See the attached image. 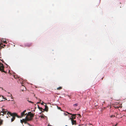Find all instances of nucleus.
<instances>
[{
	"mask_svg": "<svg viewBox=\"0 0 126 126\" xmlns=\"http://www.w3.org/2000/svg\"><path fill=\"white\" fill-rule=\"evenodd\" d=\"M27 100L29 103H32V104H33V102L31 101H30L29 100Z\"/></svg>",
	"mask_w": 126,
	"mask_h": 126,
	"instance_id": "ddd939ff",
	"label": "nucleus"
},
{
	"mask_svg": "<svg viewBox=\"0 0 126 126\" xmlns=\"http://www.w3.org/2000/svg\"><path fill=\"white\" fill-rule=\"evenodd\" d=\"M62 88V87H60L57 88V89L58 90H60Z\"/></svg>",
	"mask_w": 126,
	"mask_h": 126,
	"instance_id": "9b49d317",
	"label": "nucleus"
},
{
	"mask_svg": "<svg viewBox=\"0 0 126 126\" xmlns=\"http://www.w3.org/2000/svg\"><path fill=\"white\" fill-rule=\"evenodd\" d=\"M34 115L31 112L28 113V114L26 116L25 119H23L22 120H20L22 124L24 123L25 124H27L28 125L30 126V124L27 123V121L31 120L32 118L34 116Z\"/></svg>",
	"mask_w": 126,
	"mask_h": 126,
	"instance_id": "f03ea898",
	"label": "nucleus"
},
{
	"mask_svg": "<svg viewBox=\"0 0 126 126\" xmlns=\"http://www.w3.org/2000/svg\"><path fill=\"white\" fill-rule=\"evenodd\" d=\"M26 112V110H25L22 112L21 113L20 116H18L16 113H12L9 111L7 112V114L9 117L12 116V118L11 119V122H12L14 121L15 119V117L16 116L18 118H21L24 116L25 115L26 116L28 114H27Z\"/></svg>",
	"mask_w": 126,
	"mask_h": 126,
	"instance_id": "f257e3e1",
	"label": "nucleus"
},
{
	"mask_svg": "<svg viewBox=\"0 0 126 126\" xmlns=\"http://www.w3.org/2000/svg\"><path fill=\"white\" fill-rule=\"evenodd\" d=\"M4 43H7V42H6V41H5L4 42Z\"/></svg>",
	"mask_w": 126,
	"mask_h": 126,
	"instance_id": "aec40b11",
	"label": "nucleus"
},
{
	"mask_svg": "<svg viewBox=\"0 0 126 126\" xmlns=\"http://www.w3.org/2000/svg\"><path fill=\"white\" fill-rule=\"evenodd\" d=\"M41 117L42 118H43L44 117L43 116H41Z\"/></svg>",
	"mask_w": 126,
	"mask_h": 126,
	"instance_id": "6ab92c4d",
	"label": "nucleus"
},
{
	"mask_svg": "<svg viewBox=\"0 0 126 126\" xmlns=\"http://www.w3.org/2000/svg\"><path fill=\"white\" fill-rule=\"evenodd\" d=\"M38 106V108L40 110L42 111V110H43V109L41 107H40L39 106Z\"/></svg>",
	"mask_w": 126,
	"mask_h": 126,
	"instance_id": "9d476101",
	"label": "nucleus"
},
{
	"mask_svg": "<svg viewBox=\"0 0 126 126\" xmlns=\"http://www.w3.org/2000/svg\"><path fill=\"white\" fill-rule=\"evenodd\" d=\"M6 46L5 44L3 45L2 44H0V49L2 48H4Z\"/></svg>",
	"mask_w": 126,
	"mask_h": 126,
	"instance_id": "39448f33",
	"label": "nucleus"
},
{
	"mask_svg": "<svg viewBox=\"0 0 126 126\" xmlns=\"http://www.w3.org/2000/svg\"><path fill=\"white\" fill-rule=\"evenodd\" d=\"M39 99V102H37V104H39L41 102V100L40 99Z\"/></svg>",
	"mask_w": 126,
	"mask_h": 126,
	"instance_id": "4468645a",
	"label": "nucleus"
},
{
	"mask_svg": "<svg viewBox=\"0 0 126 126\" xmlns=\"http://www.w3.org/2000/svg\"><path fill=\"white\" fill-rule=\"evenodd\" d=\"M10 97H11V98H12V99H13V98L12 97V95L11 94V96H10Z\"/></svg>",
	"mask_w": 126,
	"mask_h": 126,
	"instance_id": "f3484780",
	"label": "nucleus"
},
{
	"mask_svg": "<svg viewBox=\"0 0 126 126\" xmlns=\"http://www.w3.org/2000/svg\"><path fill=\"white\" fill-rule=\"evenodd\" d=\"M0 88H2V90L3 89V88H1V87H0Z\"/></svg>",
	"mask_w": 126,
	"mask_h": 126,
	"instance_id": "5701e85b",
	"label": "nucleus"
},
{
	"mask_svg": "<svg viewBox=\"0 0 126 126\" xmlns=\"http://www.w3.org/2000/svg\"><path fill=\"white\" fill-rule=\"evenodd\" d=\"M48 108L47 106L46 105H45V109H44V110H45L46 111H47L48 110Z\"/></svg>",
	"mask_w": 126,
	"mask_h": 126,
	"instance_id": "6e6552de",
	"label": "nucleus"
},
{
	"mask_svg": "<svg viewBox=\"0 0 126 126\" xmlns=\"http://www.w3.org/2000/svg\"><path fill=\"white\" fill-rule=\"evenodd\" d=\"M78 106V104H77L76 103L73 105V106L74 107H76Z\"/></svg>",
	"mask_w": 126,
	"mask_h": 126,
	"instance_id": "f8f14e48",
	"label": "nucleus"
},
{
	"mask_svg": "<svg viewBox=\"0 0 126 126\" xmlns=\"http://www.w3.org/2000/svg\"><path fill=\"white\" fill-rule=\"evenodd\" d=\"M70 119L71 120L72 125L76 124V120H74L72 118H70Z\"/></svg>",
	"mask_w": 126,
	"mask_h": 126,
	"instance_id": "20e7f679",
	"label": "nucleus"
},
{
	"mask_svg": "<svg viewBox=\"0 0 126 126\" xmlns=\"http://www.w3.org/2000/svg\"><path fill=\"white\" fill-rule=\"evenodd\" d=\"M70 114L72 115V118H72L73 119L76 118V116L77 114Z\"/></svg>",
	"mask_w": 126,
	"mask_h": 126,
	"instance_id": "423d86ee",
	"label": "nucleus"
},
{
	"mask_svg": "<svg viewBox=\"0 0 126 126\" xmlns=\"http://www.w3.org/2000/svg\"><path fill=\"white\" fill-rule=\"evenodd\" d=\"M117 124L116 125H115L114 126H116V125H117Z\"/></svg>",
	"mask_w": 126,
	"mask_h": 126,
	"instance_id": "b1692460",
	"label": "nucleus"
},
{
	"mask_svg": "<svg viewBox=\"0 0 126 126\" xmlns=\"http://www.w3.org/2000/svg\"><path fill=\"white\" fill-rule=\"evenodd\" d=\"M47 126H51V125H49V124Z\"/></svg>",
	"mask_w": 126,
	"mask_h": 126,
	"instance_id": "4be33fe9",
	"label": "nucleus"
},
{
	"mask_svg": "<svg viewBox=\"0 0 126 126\" xmlns=\"http://www.w3.org/2000/svg\"><path fill=\"white\" fill-rule=\"evenodd\" d=\"M78 115L79 116H78L79 117H80L81 115L80 114H78Z\"/></svg>",
	"mask_w": 126,
	"mask_h": 126,
	"instance_id": "a211bd4d",
	"label": "nucleus"
},
{
	"mask_svg": "<svg viewBox=\"0 0 126 126\" xmlns=\"http://www.w3.org/2000/svg\"><path fill=\"white\" fill-rule=\"evenodd\" d=\"M44 103L43 102V101H42V103H41V105H43Z\"/></svg>",
	"mask_w": 126,
	"mask_h": 126,
	"instance_id": "dca6fc26",
	"label": "nucleus"
},
{
	"mask_svg": "<svg viewBox=\"0 0 126 126\" xmlns=\"http://www.w3.org/2000/svg\"><path fill=\"white\" fill-rule=\"evenodd\" d=\"M0 97H1L3 98V99H5V98H4L3 96L0 95ZM3 100H1L0 99V102L3 101Z\"/></svg>",
	"mask_w": 126,
	"mask_h": 126,
	"instance_id": "1a4fd4ad",
	"label": "nucleus"
},
{
	"mask_svg": "<svg viewBox=\"0 0 126 126\" xmlns=\"http://www.w3.org/2000/svg\"><path fill=\"white\" fill-rule=\"evenodd\" d=\"M32 45V43H27L25 45V46L27 47H30Z\"/></svg>",
	"mask_w": 126,
	"mask_h": 126,
	"instance_id": "0eeeda50",
	"label": "nucleus"
},
{
	"mask_svg": "<svg viewBox=\"0 0 126 126\" xmlns=\"http://www.w3.org/2000/svg\"><path fill=\"white\" fill-rule=\"evenodd\" d=\"M22 91H23V90H22Z\"/></svg>",
	"mask_w": 126,
	"mask_h": 126,
	"instance_id": "cd10ccee",
	"label": "nucleus"
},
{
	"mask_svg": "<svg viewBox=\"0 0 126 126\" xmlns=\"http://www.w3.org/2000/svg\"><path fill=\"white\" fill-rule=\"evenodd\" d=\"M4 67L3 65V64L0 62V71H1L2 72H5L4 70Z\"/></svg>",
	"mask_w": 126,
	"mask_h": 126,
	"instance_id": "7ed1b4c3",
	"label": "nucleus"
},
{
	"mask_svg": "<svg viewBox=\"0 0 126 126\" xmlns=\"http://www.w3.org/2000/svg\"><path fill=\"white\" fill-rule=\"evenodd\" d=\"M6 117H7V118H8V117L7 116Z\"/></svg>",
	"mask_w": 126,
	"mask_h": 126,
	"instance_id": "bb28decb",
	"label": "nucleus"
},
{
	"mask_svg": "<svg viewBox=\"0 0 126 126\" xmlns=\"http://www.w3.org/2000/svg\"><path fill=\"white\" fill-rule=\"evenodd\" d=\"M35 96V94L34 95V96Z\"/></svg>",
	"mask_w": 126,
	"mask_h": 126,
	"instance_id": "c85d7f7f",
	"label": "nucleus"
},
{
	"mask_svg": "<svg viewBox=\"0 0 126 126\" xmlns=\"http://www.w3.org/2000/svg\"><path fill=\"white\" fill-rule=\"evenodd\" d=\"M110 117L111 118V117H115V115H111L110 116Z\"/></svg>",
	"mask_w": 126,
	"mask_h": 126,
	"instance_id": "2eb2a0df",
	"label": "nucleus"
},
{
	"mask_svg": "<svg viewBox=\"0 0 126 126\" xmlns=\"http://www.w3.org/2000/svg\"><path fill=\"white\" fill-rule=\"evenodd\" d=\"M28 117H29V118H30V116H28Z\"/></svg>",
	"mask_w": 126,
	"mask_h": 126,
	"instance_id": "393cba45",
	"label": "nucleus"
},
{
	"mask_svg": "<svg viewBox=\"0 0 126 126\" xmlns=\"http://www.w3.org/2000/svg\"><path fill=\"white\" fill-rule=\"evenodd\" d=\"M35 97V98H37V97Z\"/></svg>",
	"mask_w": 126,
	"mask_h": 126,
	"instance_id": "a878e982",
	"label": "nucleus"
},
{
	"mask_svg": "<svg viewBox=\"0 0 126 126\" xmlns=\"http://www.w3.org/2000/svg\"><path fill=\"white\" fill-rule=\"evenodd\" d=\"M58 109H60L61 108L60 107H58Z\"/></svg>",
	"mask_w": 126,
	"mask_h": 126,
	"instance_id": "412c9836",
	"label": "nucleus"
}]
</instances>
